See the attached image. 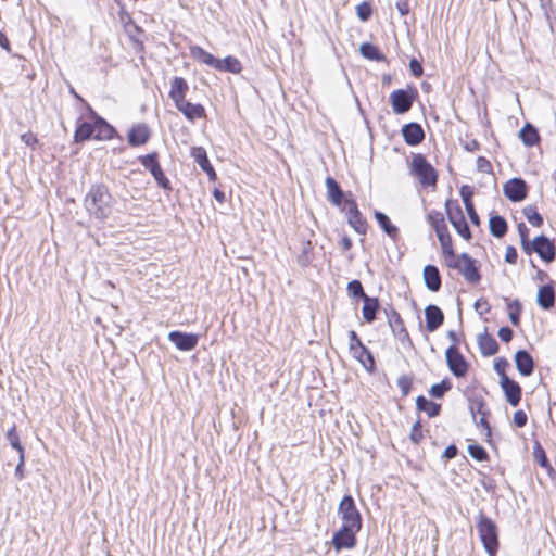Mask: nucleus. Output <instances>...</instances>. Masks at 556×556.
Returning <instances> with one entry per match:
<instances>
[{"instance_id": "49", "label": "nucleus", "mask_w": 556, "mask_h": 556, "mask_svg": "<svg viewBox=\"0 0 556 556\" xmlns=\"http://www.w3.org/2000/svg\"><path fill=\"white\" fill-rule=\"evenodd\" d=\"M356 11H357V16L359 17V20H362L364 22L367 21L371 15V8L367 2H363V3L358 4L356 8Z\"/></svg>"}, {"instance_id": "27", "label": "nucleus", "mask_w": 556, "mask_h": 556, "mask_svg": "<svg viewBox=\"0 0 556 556\" xmlns=\"http://www.w3.org/2000/svg\"><path fill=\"white\" fill-rule=\"evenodd\" d=\"M190 55L198 62H201L207 66H211L213 68L216 67L218 59L215 58L210 52L205 51L203 48L199 46H191L190 47Z\"/></svg>"}, {"instance_id": "23", "label": "nucleus", "mask_w": 556, "mask_h": 556, "mask_svg": "<svg viewBox=\"0 0 556 556\" xmlns=\"http://www.w3.org/2000/svg\"><path fill=\"white\" fill-rule=\"evenodd\" d=\"M424 280L427 288L437 292L441 288V276L439 269L433 265H427L424 268Z\"/></svg>"}, {"instance_id": "13", "label": "nucleus", "mask_w": 556, "mask_h": 556, "mask_svg": "<svg viewBox=\"0 0 556 556\" xmlns=\"http://www.w3.org/2000/svg\"><path fill=\"white\" fill-rule=\"evenodd\" d=\"M457 270L470 283H478L481 279L476 261L467 253L460 254V263L458 264Z\"/></svg>"}, {"instance_id": "25", "label": "nucleus", "mask_w": 556, "mask_h": 556, "mask_svg": "<svg viewBox=\"0 0 556 556\" xmlns=\"http://www.w3.org/2000/svg\"><path fill=\"white\" fill-rule=\"evenodd\" d=\"M93 139L105 140L113 137L114 129L101 117H97L92 123Z\"/></svg>"}, {"instance_id": "46", "label": "nucleus", "mask_w": 556, "mask_h": 556, "mask_svg": "<svg viewBox=\"0 0 556 556\" xmlns=\"http://www.w3.org/2000/svg\"><path fill=\"white\" fill-rule=\"evenodd\" d=\"M468 453L472 458L480 462L484 460L488 456L485 450L482 446L476 444H470L468 446Z\"/></svg>"}, {"instance_id": "22", "label": "nucleus", "mask_w": 556, "mask_h": 556, "mask_svg": "<svg viewBox=\"0 0 556 556\" xmlns=\"http://www.w3.org/2000/svg\"><path fill=\"white\" fill-rule=\"evenodd\" d=\"M515 363L517 370L525 377L530 376L533 372V358L532 356L523 350L518 351L515 354Z\"/></svg>"}, {"instance_id": "43", "label": "nucleus", "mask_w": 556, "mask_h": 556, "mask_svg": "<svg viewBox=\"0 0 556 556\" xmlns=\"http://www.w3.org/2000/svg\"><path fill=\"white\" fill-rule=\"evenodd\" d=\"M451 389V383L447 380H443L441 383L433 384L430 388V395L437 399H441L446 391Z\"/></svg>"}, {"instance_id": "38", "label": "nucleus", "mask_w": 556, "mask_h": 556, "mask_svg": "<svg viewBox=\"0 0 556 556\" xmlns=\"http://www.w3.org/2000/svg\"><path fill=\"white\" fill-rule=\"evenodd\" d=\"M74 138L76 142H84L89 139H93L92 123H81L77 127Z\"/></svg>"}, {"instance_id": "10", "label": "nucleus", "mask_w": 556, "mask_h": 556, "mask_svg": "<svg viewBox=\"0 0 556 556\" xmlns=\"http://www.w3.org/2000/svg\"><path fill=\"white\" fill-rule=\"evenodd\" d=\"M446 363L453 375L464 377L468 371V363L455 346H450L446 352Z\"/></svg>"}, {"instance_id": "17", "label": "nucleus", "mask_w": 556, "mask_h": 556, "mask_svg": "<svg viewBox=\"0 0 556 556\" xmlns=\"http://www.w3.org/2000/svg\"><path fill=\"white\" fill-rule=\"evenodd\" d=\"M500 383L505 393L507 402L511 406H517L521 399L520 386L508 377H504Z\"/></svg>"}, {"instance_id": "40", "label": "nucleus", "mask_w": 556, "mask_h": 556, "mask_svg": "<svg viewBox=\"0 0 556 556\" xmlns=\"http://www.w3.org/2000/svg\"><path fill=\"white\" fill-rule=\"evenodd\" d=\"M359 51L364 58L372 61H381L383 59L377 47L371 43H363Z\"/></svg>"}, {"instance_id": "29", "label": "nucleus", "mask_w": 556, "mask_h": 556, "mask_svg": "<svg viewBox=\"0 0 556 556\" xmlns=\"http://www.w3.org/2000/svg\"><path fill=\"white\" fill-rule=\"evenodd\" d=\"M355 358L359 361V363L368 370L374 371L375 369V359L371 352L365 346L362 345L358 349H355L351 352Z\"/></svg>"}, {"instance_id": "1", "label": "nucleus", "mask_w": 556, "mask_h": 556, "mask_svg": "<svg viewBox=\"0 0 556 556\" xmlns=\"http://www.w3.org/2000/svg\"><path fill=\"white\" fill-rule=\"evenodd\" d=\"M113 202L109 188L103 184H94L86 193L84 205L90 216L102 222L111 215Z\"/></svg>"}, {"instance_id": "45", "label": "nucleus", "mask_w": 556, "mask_h": 556, "mask_svg": "<svg viewBox=\"0 0 556 556\" xmlns=\"http://www.w3.org/2000/svg\"><path fill=\"white\" fill-rule=\"evenodd\" d=\"M348 291L353 296H361L363 300L368 296L363 289L362 283L358 280H352L348 285Z\"/></svg>"}, {"instance_id": "56", "label": "nucleus", "mask_w": 556, "mask_h": 556, "mask_svg": "<svg viewBox=\"0 0 556 556\" xmlns=\"http://www.w3.org/2000/svg\"><path fill=\"white\" fill-rule=\"evenodd\" d=\"M517 257L518 254L516 249L513 245H508L506 248L505 261L509 264H515L517 262Z\"/></svg>"}, {"instance_id": "11", "label": "nucleus", "mask_w": 556, "mask_h": 556, "mask_svg": "<svg viewBox=\"0 0 556 556\" xmlns=\"http://www.w3.org/2000/svg\"><path fill=\"white\" fill-rule=\"evenodd\" d=\"M344 210L346 211L348 222L355 229L356 232L363 235L366 232V222L363 219L357 204L354 200L346 199L344 202Z\"/></svg>"}, {"instance_id": "9", "label": "nucleus", "mask_w": 556, "mask_h": 556, "mask_svg": "<svg viewBox=\"0 0 556 556\" xmlns=\"http://www.w3.org/2000/svg\"><path fill=\"white\" fill-rule=\"evenodd\" d=\"M141 164L151 173V175L156 180L157 185L164 189L169 188V180L166 178L163 173L159 161L157 153L153 152L151 154L144 155L140 157Z\"/></svg>"}, {"instance_id": "37", "label": "nucleus", "mask_w": 556, "mask_h": 556, "mask_svg": "<svg viewBox=\"0 0 556 556\" xmlns=\"http://www.w3.org/2000/svg\"><path fill=\"white\" fill-rule=\"evenodd\" d=\"M379 303L375 298L365 296L363 306V317L366 321L371 323L376 318V312Z\"/></svg>"}, {"instance_id": "14", "label": "nucleus", "mask_w": 556, "mask_h": 556, "mask_svg": "<svg viewBox=\"0 0 556 556\" xmlns=\"http://www.w3.org/2000/svg\"><path fill=\"white\" fill-rule=\"evenodd\" d=\"M503 192L510 201L519 202L527 197V185L521 178H513L504 184Z\"/></svg>"}, {"instance_id": "61", "label": "nucleus", "mask_w": 556, "mask_h": 556, "mask_svg": "<svg viewBox=\"0 0 556 556\" xmlns=\"http://www.w3.org/2000/svg\"><path fill=\"white\" fill-rule=\"evenodd\" d=\"M18 455H20V457H18V464L15 468V477H17L18 479H23L24 478L23 468H24V463H25V456H24V453L18 454Z\"/></svg>"}, {"instance_id": "47", "label": "nucleus", "mask_w": 556, "mask_h": 556, "mask_svg": "<svg viewBox=\"0 0 556 556\" xmlns=\"http://www.w3.org/2000/svg\"><path fill=\"white\" fill-rule=\"evenodd\" d=\"M445 263L448 267L457 269L460 263V255H455L453 249L443 251Z\"/></svg>"}, {"instance_id": "28", "label": "nucleus", "mask_w": 556, "mask_h": 556, "mask_svg": "<svg viewBox=\"0 0 556 556\" xmlns=\"http://www.w3.org/2000/svg\"><path fill=\"white\" fill-rule=\"evenodd\" d=\"M389 325L392 328L394 336L402 342L409 341L408 333L404 328L403 321L396 312H393L389 317Z\"/></svg>"}, {"instance_id": "60", "label": "nucleus", "mask_w": 556, "mask_h": 556, "mask_svg": "<svg viewBox=\"0 0 556 556\" xmlns=\"http://www.w3.org/2000/svg\"><path fill=\"white\" fill-rule=\"evenodd\" d=\"M498 337L504 342H509L513 338V330L509 327H502L498 330Z\"/></svg>"}, {"instance_id": "19", "label": "nucleus", "mask_w": 556, "mask_h": 556, "mask_svg": "<svg viewBox=\"0 0 556 556\" xmlns=\"http://www.w3.org/2000/svg\"><path fill=\"white\" fill-rule=\"evenodd\" d=\"M150 138V130L144 124L135 125L127 136L128 143L132 147L144 144Z\"/></svg>"}, {"instance_id": "16", "label": "nucleus", "mask_w": 556, "mask_h": 556, "mask_svg": "<svg viewBox=\"0 0 556 556\" xmlns=\"http://www.w3.org/2000/svg\"><path fill=\"white\" fill-rule=\"evenodd\" d=\"M470 405L469 409L472 416L473 421L478 425L483 427L484 429L490 432V426L486 420L488 412L485 409V403L482 397L476 396L471 397L469 400Z\"/></svg>"}, {"instance_id": "12", "label": "nucleus", "mask_w": 556, "mask_h": 556, "mask_svg": "<svg viewBox=\"0 0 556 556\" xmlns=\"http://www.w3.org/2000/svg\"><path fill=\"white\" fill-rule=\"evenodd\" d=\"M357 529L341 527V529L333 535L332 544L337 551L343 548H353L356 545Z\"/></svg>"}, {"instance_id": "7", "label": "nucleus", "mask_w": 556, "mask_h": 556, "mask_svg": "<svg viewBox=\"0 0 556 556\" xmlns=\"http://www.w3.org/2000/svg\"><path fill=\"white\" fill-rule=\"evenodd\" d=\"M415 98L414 91L397 89L391 92L390 102L395 114H404L408 112L413 105Z\"/></svg>"}, {"instance_id": "21", "label": "nucleus", "mask_w": 556, "mask_h": 556, "mask_svg": "<svg viewBox=\"0 0 556 556\" xmlns=\"http://www.w3.org/2000/svg\"><path fill=\"white\" fill-rule=\"evenodd\" d=\"M426 327L430 332L435 331L444 320L442 311L435 305H429L425 309Z\"/></svg>"}, {"instance_id": "44", "label": "nucleus", "mask_w": 556, "mask_h": 556, "mask_svg": "<svg viewBox=\"0 0 556 556\" xmlns=\"http://www.w3.org/2000/svg\"><path fill=\"white\" fill-rule=\"evenodd\" d=\"M518 232L520 236V242H521L522 250L525 251V253L530 254V243L531 242L528 239L529 230L525 224L518 225Z\"/></svg>"}, {"instance_id": "63", "label": "nucleus", "mask_w": 556, "mask_h": 556, "mask_svg": "<svg viewBox=\"0 0 556 556\" xmlns=\"http://www.w3.org/2000/svg\"><path fill=\"white\" fill-rule=\"evenodd\" d=\"M457 455V448L454 445H450L444 451V456L448 459L454 458Z\"/></svg>"}, {"instance_id": "48", "label": "nucleus", "mask_w": 556, "mask_h": 556, "mask_svg": "<svg viewBox=\"0 0 556 556\" xmlns=\"http://www.w3.org/2000/svg\"><path fill=\"white\" fill-rule=\"evenodd\" d=\"M533 456H534V459L542 466V467H547L548 465V460H547V457L545 455V452L544 450L542 448V446L539 444V443H535L534 445V448H533Z\"/></svg>"}, {"instance_id": "18", "label": "nucleus", "mask_w": 556, "mask_h": 556, "mask_svg": "<svg viewBox=\"0 0 556 556\" xmlns=\"http://www.w3.org/2000/svg\"><path fill=\"white\" fill-rule=\"evenodd\" d=\"M191 156L194 159L198 165L207 174L211 180L216 179V173L207 159V154L204 148L193 147L191 149Z\"/></svg>"}, {"instance_id": "2", "label": "nucleus", "mask_w": 556, "mask_h": 556, "mask_svg": "<svg viewBox=\"0 0 556 556\" xmlns=\"http://www.w3.org/2000/svg\"><path fill=\"white\" fill-rule=\"evenodd\" d=\"M189 86L182 77H175L170 81L169 98L176 109L191 122L205 116V110L201 104H194L186 100Z\"/></svg>"}, {"instance_id": "62", "label": "nucleus", "mask_w": 556, "mask_h": 556, "mask_svg": "<svg viewBox=\"0 0 556 556\" xmlns=\"http://www.w3.org/2000/svg\"><path fill=\"white\" fill-rule=\"evenodd\" d=\"M410 438L414 442H419L420 439H421V432H420V422H416L414 426H413V429H412V433H410Z\"/></svg>"}, {"instance_id": "52", "label": "nucleus", "mask_w": 556, "mask_h": 556, "mask_svg": "<svg viewBox=\"0 0 556 556\" xmlns=\"http://www.w3.org/2000/svg\"><path fill=\"white\" fill-rule=\"evenodd\" d=\"M349 339H350L349 348H350L351 352L354 351L355 349L359 350V346L364 345L362 343V341L359 340V338L357 337V333L353 330H351L349 332Z\"/></svg>"}, {"instance_id": "59", "label": "nucleus", "mask_w": 556, "mask_h": 556, "mask_svg": "<svg viewBox=\"0 0 556 556\" xmlns=\"http://www.w3.org/2000/svg\"><path fill=\"white\" fill-rule=\"evenodd\" d=\"M409 68L414 76L419 77L422 75V66L416 59L410 60Z\"/></svg>"}, {"instance_id": "35", "label": "nucleus", "mask_w": 556, "mask_h": 556, "mask_svg": "<svg viewBox=\"0 0 556 556\" xmlns=\"http://www.w3.org/2000/svg\"><path fill=\"white\" fill-rule=\"evenodd\" d=\"M489 227L491 233L496 238H502L507 231V223L500 215L491 216Z\"/></svg>"}, {"instance_id": "36", "label": "nucleus", "mask_w": 556, "mask_h": 556, "mask_svg": "<svg viewBox=\"0 0 556 556\" xmlns=\"http://www.w3.org/2000/svg\"><path fill=\"white\" fill-rule=\"evenodd\" d=\"M375 217L379 224V226L384 230V232L392 239H395L397 237V233H399V230H397V227H395L391 220L389 219V217L381 213V212H376L375 213Z\"/></svg>"}, {"instance_id": "3", "label": "nucleus", "mask_w": 556, "mask_h": 556, "mask_svg": "<svg viewBox=\"0 0 556 556\" xmlns=\"http://www.w3.org/2000/svg\"><path fill=\"white\" fill-rule=\"evenodd\" d=\"M477 530L489 556H496L498 548V533L495 522L481 514L478 517Z\"/></svg>"}, {"instance_id": "8", "label": "nucleus", "mask_w": 556, "mask_h": 556, "mask_svg": "<svg viewBox=\"0 0 556 556\" xmlns=\"http://www.w3.org/2000/svg\"><path fill=\"white\" fill-rule=\"evenodd\" d=\"M535 252L543 261L549 263L555 260V244L545 236L534 238L530 243V254Z\"/></svg>"}, {"instance_id": "15", "label": "nucleus", "mask_w": 556, "mask_h": 556, "mask_svg": "<svg viewBox=\"0 0 556 556\" xmlns=\"http://www.w3.org/2000/svg\"><path fill=\"white\" fill-rule=\"evenodd\" d=\"M168 340L180 351H191L197 346L199 336L194 333L172 331L168 333Z\"/></svg>"}, {"instance_id": "34", "label": "nucleus", "mask_w": 556, "mask_h": 556, "mask_svg": "<svg viewBox=\"0 0 556 556\" xmlns=\"http://www.w3.org/2000/svg\"><path fill=\"white\" fill-rule=\"evenodd\" d=\"M416 406L419 410L426 412L429 417L439 415L441 410L440 404L431 402L421 395L416 399Z\"/></svg>"}, {"instance_id": "30", "label": "nucleus", "mask_w": 556, "mask_h": 556, "mask_svg": "<svg viewBox=\"0 0 556 556\" xmlns=\"http://www.w3.org/2000/svg\"><path fill=\"white\" fill-rule=\"evenodd\" d=\"M215 70L238 74L241 72L242 66L237 58L229 55L225 59H218Z\"/></svg>"}, {"instance_id": "4", "label": "nucleus", "mask_w": 556, "mask_h": 556, "mask_svg": "<svg viewBox=\"0 0 556 556\" xmlns=\"http://www.w3.org/2000/svg\"><path fill=\"white\" fill-rule=\"evenodd\" d=\"M412 173L419 179L422 187L435 186L438 175L432 165L421 154L414 155Z\"/></svg>"}, {"instance_id": "24", "label": "nucleus", "mask_w": 556, "mask_h": 556, "mask_svg": "<svg viewBox=\"0 0 556 556\" xmlns=\"http://www.w3.org/2000/svg\"><path fill=\"white\" fill-rule=\"evenodd\" d=\"M478 345L483 356H492L497 353L498 344L488 332L478 336Z\"/></svg>"}, {"instance_id": "54", "label": "nucleus", "mask_w": 556, "mask_h": 556, "mask_svg": "<svg viewBox=\"0 0 556 556\" xmlns=\"http://www.w3.org/2000/svg\"><path fill=\"white\" fill-rule=\"evenodd\" d=\"M465 207H466V211L468 213V216H469L471 223L475 225H479L480 219H479V215L477 214V212L475 210L473 203H467V204H465Z\"/></svg>"}, {"instance_id": "55", "label": "nucleus", "mask_w": 556, "mask_h": 556, "mask_svg": "<svg viewBox=\"0 0 556 556\" xmlns=\"http://www.w3.org/2000/svg\"><path fill=\"white\" fill-rule=\"evenodd\" d=\"M21 140L28 147L35 149L38 142L37 137L33 132H26L21 136Z\"/></svg>"}, {"instance_id": "41", "label": "nucleus", "mask_w": 556, "mask_h": 556, "mask_svg": "<svg viewBox=\"0 0 556 556\" xmlns=\"http://www.w3.org/2000/svg\"><path fill=\"white\" fill-rule=\"evenodd\" d=\"M522 306L518 300H514L508 304V316L513 325L518 326L520 323V313Z\"/></svg>"}, {"instance_id": "5", "label": "nucleus", "mask_w": 556, "mask_h": 556, "mask_svg": "<svg viewBox=\"0 0 556 556\" xmlns=\"http://www.w3.org/2000/svg\"><path fill=\"white\" fill-rule=\"evenodd\" d=\"M339 515L342 519V527L362 529V517L350 495H345L339 504Z\"/></svg>"}, {"instance_id": "31", "label": "nucleus", "mask_w": 556, "mask_h": 556, "mask_svg": "<svg viewBox=\"0 0 556 556\" xmlns=\"http://www.w3.org/2000/svg\"><path fill=\"white\" fill-rule=\"evenodd\" d=\"M327 198L334 204L340 205L343 198V192L338 182L332 177L326 178Z\"/></svg>"}, {"instance_id": "51", "label": "nucleus", "mask_w": 556, "mask_h": 556, "mask_svg": "<svg viewBox=\"0 0 556 556\" xmlns=\"http://www.w3.org/2000/svg\"><path fill=\"white\" fill-rule=\"evenodd\" d=\"M410 386V380L407 377L403 376L397 379V387L401 389V392L404 396L409 393Z\"/></svg>"}, {"instance_id": "20", "label": "nucleus", "mask_w": 556, "mask_h": 556, "mask_svg": "<svg viewBox=\"0 0 556 556\" xmlns=\"http://www.w3.org/2000/svg\"><path fill=\"white\" fill-rule=\"evenodd\" d=\"M402 134L405 142L409 146H416L425 138L424 129L416 123L405 125L402 129Z\"/></svg>"}, {"instance_id": "42", "label": "nucleus", "mask_w": 556, "mask_h": 556, "mask_svg": "<svg viewBox=\"0 0 556 556\" xmlns=\"http://www.w3.org/2000/svg\"><path fill=\"white\" fill-rule=\"evenodd\" d=\"M7 439L10 442L11 446L18 452V454L24 453V448L20 443V438L18 434L16 433L15 426H13L7 431Z\"/></svg>"}, {"instance_id": "32", "label": "nucleus", "mask_w": 556, "mask_h": 556, "mask_svg": "<svg viewBox=\"0 0 556 556\" xmlns=\"http://www.w3.org/2000/svg\"><path fill=\"white\" fill-rule=\"evenodd\" d=\"M519 138L528 146H534L540 141V136L535 127L527 123L519 131Z\"/></svg>"}, {"instance_id": "64", "label": "nucleus", "mask_w": 556, "mask_h": 556, "mask_svg": "<svg viewBox=\"0 0 556 556\" xmlns=\"http://www.w3.org/2000/svg\"><path fill=\"white\" fill-rule=\"evenodd\" d=\"M396 7L401 15H406L409 11L408 4L406 2H397Z\"/></svg>"}, {"instance_id": "50", "label": "nucleus", "mask_w": 556, "mask_h": 556, "mask_svg": "<svg viewBox=\"0 0 556 556\" xmlns=\"http://www.w3.org/2000/svg\"><path fill=\"white\" fill-rule=\"evenodd\" d=\"M507 366H508V363L505 358H497L494 362V370L500 376V379H501L500 381H502L504 377H508L505 372Z\"/></svg>"}, {"instance_id": "33", "label": "nucleus", "mask_w": 556, "mask_h": 556, "mask_svg": "<svg viewBox=\"0 0 556 556\" xmlns=\"http://www.w3.org/2000/svg\"><path fill=\"white\" fill-rule=\"evenodd\" d=\"M435 233L443 251H450L452 248V238L448 233L447 227L444 219L439 220V225L435 227Z\"/></svg>"}, {"instance_id": "57", "label": "nucleus", "mask_w": 556, "mask_h": 556, "mask_svg": "<svg viewBox=\"0 0 556 556\" xmlns=\"http://www.w3.org/2000/svg\"><path fill=\"white\" fill-rule=\"evenodd\" d=\"M514 422L517 427H523L527 424V415L523 410L514 413Z\"/></svg>"}, {"instance_id": "58", "label": "nucleus", "mask_w": 556, "mask_h": 556, "mask_svg": "<svg viewBox=\"0 0 556 556\" xmlns=\"http://www.w3.org/2000/svg\"><path fill=\"white\" fill-rule=\"evenodd\" d=\"M472 194H473V192L469 186L465 185L460 188V195L464 201V204L472 203V201H471Z\"/></svg>"}, {"instance_id": "39", "label": "nucleus", "mask_w": 556, "mask_h": 556, "mask_svg": "<svg viewBox=\"0 0 556 556\" xmlns=\"http://www.w3.org/2000/svg\"><path fill=\"white\" fill-rule=\"evenodd\" d=\"M523 215L527 220L534 227H541L543 225V217L533 205H528L523 208Z\"/></svg>"}, {"instance_id": "53", "label": "nucleus", "mask_w": 556, "mask_h": 556, "mask_svg": "<svg viewBox=\"0 0 556 556\" xmlns=\"http://www.w3.org/2000/svg\"><path fill=\"white\" fill-rule=\"evenodd\" d=\"M477 169L481 173H490L492 166L491 163L484 156H479L477 159Z\"/></svg>"}, {"instance_id": "6", "label": "nucleus", "mask_w": 556, "mask_h": 556, "mask_svg": "<svg viewBox=\"0 0 556 556\" xmlns=\"http://www.w3.org/2000/svg\"><path fill=\"white\" fill-rule=\"evenodd\" d=\"M445 210L448 220L457 231V233L466 240H469L471 235L467 222L465 220L463 211L456 201L447 200L445 202Z\"/></svg>"}, {"instance_id": "26", "label": "nucleus", "mask_w": 556, "mask_h": 556, "mask_svg": "<svg viewBox=\"0 0 556 556\" xmlns=\"http://www.w3.org/2000/svg\"><path fill=\"white\" fill-rule=\"evenodd\" d=\"M538 304L543 309H549L555 304V291L551 285H545L539 288L538 291Z\"/></svg>"}]
</instances>
